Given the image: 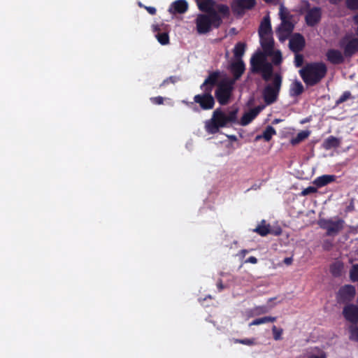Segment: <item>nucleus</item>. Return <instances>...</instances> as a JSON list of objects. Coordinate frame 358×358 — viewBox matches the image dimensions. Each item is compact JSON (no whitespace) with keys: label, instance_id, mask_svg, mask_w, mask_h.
<instances>
[{"label":"nucleus","instance_id":"f257e3e1","mask_svg":"<svg viewBox=\"0 0 358 358\" xmlns=\"http://www.w3.org/2000/svg\"><path fill=\"white\" fill-rule=\"evenodd\" d=\"M327 71L326 65L322 62L307 64L299 73L308 86H313L319 83L325 76Z\"/></svg>","mask_w":358,"mask_h":358},{"label":"nucleus","instance_id":"f03ea898","mask_svg":"<svg viewBox=\"0 0 358 358\" xmlns=\"http://www.w3.org/2000/svg\"><path fill=\"white\" fill-rule=\"evenodd\" d=\"M250 71L252 73H261L265 81L270 80L273 75V66L262 52H256L250 59Z\"/></svg>","mask_w":358,"mask_h":358},{"label":"nucleus","instance_id":"7ed1b4c3","mask_svg":"<svg viewBox=\"0 0 358 358\" xmlns=\"http://www.w3.org/2000/svg\"><path fill=\"white\" fill-rule=\"evenodd\" d=\"M215 87H217L215 92L217 100L221 106H224V80L220 79L219 71L210 73L201 85V89L206 92L209 90V92L211 93Z\"/></svg>","mask_w":358,"mask_h":358},{"label":"nucleus","instance_id":"20e7f679","mask_svg":"<svg viewBox=\"0 0 358 358\" xmlns=\"http://www.w3.org/2000/svg\"><path fill=\"white\" fill-rule=\"evenodd\" d=\"M196 31L199 34L209 32L212 27L217 28L222 24V18L219 13L199 14L195 20Z\"/></svg>","mask_w":358,"mask_h":358},{"label":"nucleus","instance_id":"39448f33","mask_svg":"<svg viewBox=\"0 0 358 358\" xmlns=\"http://www.w3.org/2000/svg\"><path fill=\"white\" fill-rule=\"evenodd\" d=\"M245 44L243 43H238L234 49V55L235 59L230 62L228 66L229 73L235 76L236 79H239L245 71V67L241 57L245 53Z\"/></svg>","mask_w":358,"mask_h":358},{"label":"nucleus","instance_id":"423d86ee","mask_svg":"<svg viewBox=\"0 0 358 358\" xmlns=\"http://www.w3.org/2000/svg\"><path fill=\"white\" fill-rule=\"evenodd\" d=\"M224 127V110L217 108L210 119L204 122V128L208 134H215L219 132L220 129Z\"/></svg>","mask_w":358,"mask_h":358},{"label":"nucleus","instance_id":"0eeeda50","mask_svg":"<svg viewBox=\"0 0 358 358\" xmlns=\"http://www.w3.org/2000/svg\"><path fill=\"white\" fill-rule=\"evenodd\" d=\"M282 83V78L279 74H275L272 83L267 85L263 91V96L266 104H271L277 99Z\"/></svg>","mask_w":358,"mask_h":358},{"label":"nucleus","instance_id":"6e6552de","mask_svg":"<svg viewBox=\"0 0 358 358\" xmlns=\"http://www.w3.org/2000/svg\"><path fill=\"white\" fill-rule=\"evenodd\" d=\"M279 15L282 22L278 31L280 40L282 41L292 31L294 25L289 21L288 13L282 5L280 6Z\"/></svg>","mask_w":358,"mask_h":358},{"label":"nucleus","instance_id":"1a4fd4ad","mask_svg":"<svg viewBox=\"0 0 358 358\" xmlns=\"http://www.w3.org/2000/svg\"><path fill=\"white\" fill-rule=\"evenodd\" d=\"M199 10L206 14L224 13V4L215 0H194Z\"/></svg>","mask_w":358,"mask_h":358},{"label":"nucleus","instance_id":"9d476101","mask_svg":"<svg viewBox=\"0 0 358 358\" xmlns=\"http://www.w3.org/2000/svg\"><path fill=\"white\" fill-rule=\"evenodd\" d=\"M320 226L327 230V236H336L337 235L341 230H343L344 227V220L342 219H336V220H320L319 221Z\"/></svg>","mask_w":358,"mask_h":358},{"label":"nucleus","instance_id":"9b49d317","mask_svg":"<svg viewBox=\"0 0 358 358\" xmlns=\"http://www.w3.org/2000/svg\"><path fill=\"white\" fill-rule=\"evenodd\" d=\"M340 47L343 50L346 57H351L358 52V38L346 36L340 41Z\"/></svg>","mask_w":358,"mask_h":358},{"label":"nucleus","instance_id":"f8f14e48","mask_svg":"<svg viewBox=\"0 0 358 358\" xmlns=\"http://www.w3.org/2000/svg\"><path fill=\"white\" fill-rule=\"evenodd\" d=\"M194 102L199 104L201 109L207 110L213 108L215 100L209 90L203 91L202 94H196L194 96Z\"/></svg>","mask_w":358,"mask_h":358},{"label":"nucleus","instance_id":"ddd939ff","mask_svg":"<svg viewBox=\"0 0 358 358\" xmlns=\"http://www.w3.org/2000/svg\"><path fill=\"white\" fill-rule=\"evenodd\" d=\"M255 5V0H234L231 4L232 10L241 15L245 10L252 8Z\"/></svg>","mask_w":358,"mask_h":358},{"label":"nucleus","instance_id":"4468645a","mask_svg":"<svg viewBox=\"0 0 358 358\" xmlns=\"http://www.w3.org/2000/svg\"><path fill=\"white\" fill-rule=\"evenodd\" d=\"M355 288L352 285H347L340 288L338 293L339 301L345 302L351 301L355 296Z\"/></svg>","mask_w":358,"mask_h":358},{"label":"nucleus","instance_id":"2eb2a0df","mask_svg":"<svg viewBox=\"0 0 358 358\" xmlns=\"http://www.w3.org/2000/svg\"><path fill=\"white\" fill-rule=\"evenodd\" d=\"M321 9L317 7L309 8L306 11V21L308 25L314 26L317 24L321 19Z\"/></svg>","mask_w":358,"mask_h":358},{"label":"nucleus","instance_id":"dca6fc26","mask_svg":"<svg viewBox=\"0 0 358 358\" xmlns=\"http://www.w3.org/2000/svg\"><path fill=\"white\" fill-rule=\"evenodd\" d=\"M343 314L345 318L352 322V324L358 322V306L354 304H349L344 307Z\"/></svg>","mask_w":358,"mask_h":358},{"label":"nucleus","instance_id":"f3484780","mask_svg":"<svg viewBox=\"0 0 358 358\" xmlns=\"http://www.w3.org/2000/svg\"><path fill=\"white\" fill-rule=\"evenodd\" d=\"M188 10V3L186 0H176L169 8L171 14H183Z\"/></svg>","mask_w":358,"mask_h":358},{"label":"nucleus","instance_id":"a211bd4d","mask_svg":"<svg viewBox=\"0 0 358 358\" xmlns=\"http://www.w3.org/2000/svg\"><path fill=\"white\" fill-rule=\"evenodd\" d=\"M260 37V43L261 45L264 50V52H262L266 55L267 58V55H271L273 54V39L272 38L271 34L261 36Z\"/></svg>","mask_w":358,"mask_h":358},{"label":"nucleus","instance_id":"6ab92c4d","mask_svg":"<svg viewBox=\"0 0 358 358\" xmlns=\"http://www.w3.org/2000/svg\"><path fill=\"white\" fill-rule=\"evenodd\" d=\"M305 45V40L300 34L294 35L289 40V48L294 52L301 51Z\"/></svg>","mask_w":358,"mask_h":358},{"label":"nucleus","instance_id":"aec40b11","mask_svg":"<svg viewBox=\"0 0 358 358\" xmlns=\"http://www.w3.org/2000/svg\"><path fill=\"white\" fill-rule=\"evenodd\" d=\"M327 59L334 64H341L344 61V57L338 50H329L326 54Z\"/></svg>","mask_w":358,"mask_h":358},{"label":"nucleus","instance_id":"412c9836","mask_svg":"<svg viewBox=\"0 0 358 358\" xmlns=\"http://www.w3.org/2000/svg\"><path fill=\"white\" fill-rule=\"evenodd\" d=\"M262 108L258 106L245 113L241 118V124L243 126L248 124L258 115Z\"/></svg>","mask_w":358,"mask_h":358},{"label":"nucleus","instance_id":"4be33fe9","mask_svg":"<svg viewBox=\"0 0 358 358\" xmlns=\"http://www.w3.org/2000/svg\"><path fill=\"white\" fill-rule=\"evenodd\" d=\"M271 34V27L270 23L269 17H265L262 22L260 24L259 29V36L264 35Z\"/></svg>","mask_w":358,"mask_h":358},{"label":"nucleus","instance_id":"5701e85b","mask_svg":"<svg viewBox=\"0 0 358 358\" xmlns=\"http://www.w3.org/2000/svg\"><path fill=\"white\" fill-rule=\"evenodd\" d=\"M335 178V176L333 175H324L317 178L313 181V184L320 187L334 181Z\"/></svg>","mask_w":358,"mask_h":358},{"label":"nucleus","instance_id":"b1692460","mask_svg":"<svg viewBox=\"0 0 358 358\" xmlns=\"http://www.w3.org/2000/svg\"><path fill=\"white\" fill-rule=\"evenodd\" d=\"M238 80V79L235 78V76H233V78H227L225 76V104L227 103L229 99H230L233 85Z\"/></svg>","mask_w":358,"mask_h":358},{"label":"nucleus","instance_id":"393cba45","mask_svg":"<svg viewBox=\"0 0 358 358\" xmlns=\"http://www.w3.org/2000/svg\"><path fill=\"white\" fill-rule=\"evenodd\" d=\"M340 145V140L334 136H330L324 142V148L329 150L333 148H338Z\"/></svg>","mask_w":358,"mask_h":358},{"label":"nucleus","instance_id":"a878e982","mask_svg":"<svg viewBox=\"0 0 358 358\" xmlns=\"http://www.w3.org/2000/svg\"><path fill=\"white\" fill-rule=\"evenodd\" d=\"M254 231L257 232V234H259V235H261L262 236H266L267 234H270V232H271L270 225L265 224V221L262 220V224L260 225L257 226L254 229Z\"/></svg>","mask_w":358,"mask_h":358},{"label":"nucleus","instance_id":"bb28decb","mask_svg":"<svg viewBox=\"0 0 358 358\" xmlns=\"http://www.w3.org/2000/svg\"><path fill=\"white\" fill-rule=\"evenodd\" d=\"M349 339L358 343V327L357 324H351L348 327Z\"/></svg>","mask_w":358,"mask_h":358},{"label":"nucleus","instance_id":"cd10ccee","mask_svg":"<svg viewBox=\"0 0 358 358\" xmlns=\"http://www.w3.org/2000/svg\"><path fill=\"white\" fill-rule=\"evenodd\" d=\"M303 92V86L301 82L296 80L291 88L290 93L292 96H298Z\"/></svg>","mask_w":358,"mask_h":358},{"label":"nucleus","instance_id":"c85d7f7f","mask_svg":"<svg viewBox=\"0 0 358 358\" xmlns=\"http://www.w3.org/2000/svg\"><path fill=\"white\" fill-rule=\"evenodd\" d=\"M275 320H276V317H275L266 316V317L258 318V319L253 320L250 324V326L259 325V324H261L263 323H266V322H273Z\"/></svg>","mask_w":358,"mask_h":358},{"label":"nucleus","instance_id":"c756f323","mask_svg":"<svg viewBox=\"0 0 358 358\" xmlns=\"http://www.w3.org/2000/svg\"><path fill=\"white\" fill-rule=\"evenodd\" d=\"M273 306H260L252 309V314L258 315L268 313Z\"/></svg>","mask_w":358,"mask_h":358},{"label":"nucleus","instance_id":"7c9ffc66","mask_svg":"<svg viewBox=\"0 0 358 358\" xmlns=\"http://www.w3.org/2000/svg\"><path fill=\"white\" fill-rule=\"evenodd\" d=\"M155 36L161 45H165L169 43V36L167 32L157 33Z\"/></svg>","mask_w":358,"mask_h":358},{"label":"nucleus","instance_id":"2f4dec72","mask_svg":"<svg viewBox=\"0 0 358 358\" xmlns=\"http://www.w3.org/2000/svg\"><path fill=\"white\" fill-rule=\"evenodd\" d=\"M308 135V131H302L297 134L296 138L292 139L291 143L292 145H296L303 140L306 139Z\"/></svg>","mask_w":358,"mask_h":358},{"label":"nucleus","instance_id":"473e14b6","mask_svg":"<svg viewBox=\"0 0 358 358\" xmlns=\"http://www.w3.org/2000/svg\"><path fill=\"white\" fill-rule=\"evenodd\" d=\"M275 134V130L271 126H268L262 134V137L266 141H269L273 135Z\"/></svg>","mask_w":358,"mask_h":358},{"label":"nucleus","instance_id":"72a5a7b5","mask_svg":"<svg viewBox=\"0 0 358 358\" xmlns=\"http://www.w3.org/2000/svg\"><path fill=\"white\" fill-rule=\"evenodd\" d=\"M238 110L236 108L231 110L227 114L225 113V124L228 122H235L236 120V113Z\"/></svg>","mask_w":358,"mask_h":358},{"label":"nucleus","instance_id":"f704fd0d","mask_svg":"<svg viewBox=\"0 0 358 358\" xmlns=\"http://www.w3.org/2000/svg\"><path fill=\"white\" fill-rule=\"evenodd\" d=\"M350 277L353 282L358 280V264H355L352 266L350 271Z\"/></svg>","mask_w":358,"mask_h":358},{"label":"nucleus","instance_id":"c9c22d12","mask_svg":"<svg viewBox=\"0 0 358 358\" xmlns=\"http://www.w3.org/2000/svg\"><path fill=\"white\" fill-rule=\"evenodd\" d=\"M271 56H272V62L274 64L278 65L281 63L282 55L279 50L274 51L273 50V54Z\"/></svg>","mask_w":358,"mask_h":358},{"label":"nucleus","instance_id":"e433bc0d","mask_svg":"<svg viewBox=\"0 0 358 358\" xmlns=\"http://www.w3.org/2000/svg\"><path fill=\"white\" fill-rule=\"evenodd\" d=\"M342 265L339 263H335L331 266V272L334 276L341 275Z\"/></svg>","mask_w":358,"mask_h":358},{"label":"nucleus","instance_id":"4c0bfd02","mask_svg":"<svg viewBox=\"0 0 358 358\" xmlns=\"http://www.w3.org/2000/svg\"><path fill=\"white\" fill-rule=\"evenodd\" d=\"M272 331L273 334V338L275 341H278L281 339V335L282 334V329H278L275 326H273L272 328Z\"/></svg>","mask_w":358,"mask_h":358},{"label":"nucleus","instance_id":"58836bf2","mask_svg":"<svg viewBox=\"0 0 358 358\" xmlns=\"http://www.w3.org/2000/svg\"><path fill=\"white\" fill-rule=\"evenodd\" d=\"M177 81V78L176 76H169L163 80V82L159 85V87H163L169 83L174 84Z\"/></svg>","mask_w":358,"mask_h":358},{"label":"nucleus","instance_id":"ea45409f","mask_svg":"<svg viewBox=\"0 0 358 358\" xmlns=\"http://www.w3.org/2000/svg\"><path fill=\"white\" fill-rule=\"evenodd\" d=\"M350 96H351V94L350 92H345L341 95V96L336 101V104L338 105V104L345 101L346 100L350 99Z\"/></svg>","mask_w":358,"mask_h":358},{"label":"nucleus","instance_id":"a19ab883","mask_svg":"<svg viewBox=\"0 0 358 358\" xmlns=\"http://www.w3.org/2000/svg\"><path fill=\"white\" fill-rule=\"evenodd\" d=\"M150 99V101L152 102V103L155 104V105H162L164 103V97H162L161 96L151 97Z\"/></svg>","mask_w":358,"mask_h":358},{"label":"nucleus","instance_id":"79ce46f5","mask_svg":"<svg viewBox=\"0 0 358 358\" xmlns=\"http://www.w3.org/2000/svg\"><path fill=\"white\" fill-rule=\"evenodd\" d=\"M303 62V57L302 55L296 54L294 58V63L296 66L300 67L302 66Z\"/></svg>","mask_w":358,"mask_h":358},{"label":"nucleus","instance_id":"37998d69","mask_svg":"<svg viewBox=\"0 0 358 358\" xmlns=\"http://www.w3.org/2000/svg\"><path fill=\"white\" fill-rule=\"evenodd\" d=\"M346 4L350 9L358 8V0H346Z\"/></svg>","mask_w":358,"mask_h":358},{"label":"nucleus","instance_id":"c03bdc74","mask_svg":"<svg viewBox=\"0 0 358 358\" xmlns=\"http://www.w3.org/2000/svg\"><path fill=\"white\" fill-rule=\"evenodd\" d=\"M317 191V189L314 187H308L306 189H304L302 192H301V195L302 196H306L308 194H312V193H314Z\"/></svg>","mask_w":358,"mask_h":358},{"label":"nucleus","instance_id":"a18cd8bd","mask_svg":"<svg viewBox=\"0 0 358 358\" xmlns=\"http://www.w3.org/2000/svg\"><path fill=\"white\" fill-rule=\"evenodd\" d=\"M144 8L150 14V15H155L157 13V10L155 7L152 6H144Z\"/></svg>","mask_w":358,"mask_h":358},{"label":"nucleus","instance_id":"49530a36","mask_svg":"<svg viewBox=\"0 0 358 358\" xmlns=\"http://www.w3.org/2000/svg\"><path fill=\"white\" fill-rule=\"evenodd\" d=\"M257 262V259L255 257H250L247 260H245V263L256 264Z\"/></svg>","mask_w":358,"mask_h":358},{"label":"nucleus","instance_id":"de8ad7c7","mask_svg":"<svg viewBox=\"0 0 358 358\" xmlns=\"http://www.w3.org/2000/svg\"><path fill=\"white\" fill-rule=\"evenodd\" d=\"M281 233H282V230L280 228H278L275 230H271V232H270V234H274L275 236H279L281 234Z\"/></svg>","mask_w":358,"mask_h":358},{"label":"nucleus","instance_id":"09e8293b","mask_svg":"<svg viewBox=\"0 0 358 358\" xmlns=\"http://www.w3.org/2000/svg\"><path fill=\"white\" fill-rule=\"evenodd\" d=\"M240 343L246 344V345H252L254 343V341L250 339H243L240 341Z\"/></svg>","mask_w":358,"mask_h":358},{"label":"nucleus","instance_id":"8fccbe9b","mask_svg":"<svg viewBox=\"0 0 358 358\" xmlns=\"http://www.w3.org/2000/svg\"><path fill=\"white\" fill-rule=\"evenodd\" d=\"M292 262V257H286L284 259V263L287 265H290Z\"/></svg>","mask_w":358,"mask_h":358},{"label":"nucleus","instance_id":"3c124183","mask_svg":"<svg viewBox=\"0 0 358 358\" xmlns=\"http://www.w3.org/2000/svg\"><path fill=\"white\" fill-rule=\"evenodd\" d=\"M152 28H153V31L155 32L157 31L158 33H160L159 31H160L161 29H160L159 26L158 24L153 25Z\"/></svg>","mask_w":358,"mask_h":358},{"label":"nucleus","instance_id":"603ef678","mask_svg":"<svg viewBox=\"0 0 358 358\" xmlns=\"http://www.w3.org/2000/svg\"><path fill=\"white\" fill-rule=\"evenodd\" d=\"M227 136L231 141H236L237 140V138L236 136L234 135H227Z\"/></svg>","mask_w":358,"mask_h":358},{"label":"nucleus","instance_id":"864d4df0","mask_svg":"<svg viewBox=\"0 0 358 358\" xmlns=\"http://www.w3.org/2000/svg\"><path fill=\"white\" fill-rule=\"evenodd\" d=\"M354 20L357 24V34H358V13L354 16Z\"/></svg>","mask_w":358,"mask_h":358},{"label":"nucleus","instance_id":"5fc2aeb1","mask_svg":"<svg viewBox=\"0 0 358 358\" xmlns=\"http://www.w3.org/2000/svg\"><path fill=\"white\" fill-rule=\"evenodd\" d=\"M230 33H231V34H237V31H236V29H235V28H232V29H230Z\"/></svg>","mask_w":358,"mask_h":358},{"label":"nucleus","instance_id":"6e6d98bb","mask_svg":"<svg viewBox=\"0 0 358 358\" xmlns=\"http://www.w3.org/2000/svg\"><path fill=\"white\" fill-rule=\"evenodd\" d=\"M207 298L211 299L212 297H211V296H210V295H208V296H207ZM206 299V298H204V299H199V301H200L201 303H202V302H203Z\"/></svg>","mask_w":358,"mask_h":358},{"label":"nucleus","instance_id":"4d7b16f0","mask_svg":"<svg viewBox=\"0 0 358 358\" xmlns=\"http://www.w3.org/2000/svg\"><path fill=\"white\" fill-rule=\"evenodd\" d=\"M281 122V120L280 119H275L273 121V124H277L278 122Z\"/></svg>","mask_w":358,"mask_h":358},{"label":"nucleus","instance_id":"13d9d810","mask_svg":"<svg viewBox=\"0 0 358 358\" xmlns=\"http://www.w3.org/2000/svg\"><path fill=\"white\" fill-rule=\"evenodd\" d=\"M262 138H263L262 135H258L256 136L255 140L258 141V140L261 139Z\"/></svg>","mask_w":358,"mask_h":358},{"label":"nucleus","instance_id":"bf43d9fd","mask_svg":"<svg viewBox=\"0 0 358 358\" xmlns=\"http://www.w3.org/2000/svg\"><path fill=\"white\" fill-rule=\"evenodd\" d=\"M247 252H248V251L246 250H243L241 251V253L243 254V257H244Z\"/></svg>","mask_w":358,"mask_h":358},{"label":"nucleus","instance_id":"052dcab7","mask_svg":"<svg viewBox=\"0 0 358 358\" xmlns=\"http://www.w3.org/2000/svg\"><path fill=\"white\" fill-rule=\"evenodd\" d=\"M219 289H222V282H219L218 285H217Z\"/></svg>","mask_w":358,"mask_h":358},{"label":"nucleus","instance_id":"680f3d73","mask_svg":"<svg viewBox=\"0 0 358 358\" xmlns=\"http://www.w3.org/2000/svg\"><path fill=\"white\" fill-rule=\"evenodd\" d=\"M224 12H225V15H227V13H229V8L228 7L225 6Z\"/></svg>","mask_w":358,"mask_h":358},{"label":"nucleus","instance_id":"e2e57ef3","mask_svg":"<svg viewBox=\"0 0 358 358\" xmlns=\"http://www.w3.org/2000/svg\"><path fill=\"white\" fill-rule=\"evenodd\" d=\"M138 6H139L140 7H143V8H144V6H143L141 2H139V3H138Z\"/></svg>","mask_w":358,"mask_h":358},{"label":"nucleus","instance_id":"0e129e2a","mask_svg":"<svg viewBox=\"0 0 358 358\" xmlns=\"http://www.w3.org/2000/svg\"><path fill=\"white\" fill-rule=\"evenodd\" d=\"M310 358H320V357H319L317 356H312Z\"/></svg>","mask_w":358,"mask_h":358},{"label":"nucleus","instance_id":"69168bd1","mask_svg":"<svg viewBox=\"0 0 358 358\" xmlns=\"http://www.w3.org/2000/svg\"><path fill=\"white\" fill-rule=\"evenodd\" d=\"M357 303H358V297H357Z\"/></svg>","mask_w":358,"mask_h":358}]
</instances>
